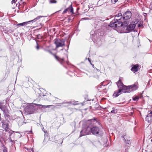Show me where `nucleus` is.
Here are the masks:
<instances>
[{"instance_id":"c85d7f7f","label":"nucleus","mask_w":152,"mask_h":152,"mask_svg":"<svg viewBox=\"0 0 152 152\" xmlns=\"http://www.w3.org/2000/svg\"><path fill=\"white\" fill-rule=\"evenodd\" d=\"M118 1V0H111V2L113 4H115Z\"/></svg>"},{"instance_id":"0eeeda50","label":"nucleus","mask_w":152,"mask_h":152,"mask_svg":"<svg viewBox=\"0 0 152 152\" xmlns=\"http://www.w3.org/2000/svg\"><path fill=\"white\" fill-rule=\"evenodd\" d=\"M0 109L3 112L4 115L5 116L7 117H10L9 112L8 109L7 107L5 105H3L2 104H0Z\"/></svg>"},{"instance_id":"7c9ffc66","label":"nucleus","mask_w":152,"mask_h":152,"mask_svg":"<svg viewBox=\"0 0 152 152\" xmlns=\"http://www.w3.org/2000/svg\"><path fill=\"white\" fill-rule=\"evenodd\" d=\"M16 1V0H12V1H11L12 4H13V3H15V2Z\"/></svg>"},{"instance_id":"7ed1b4c3","label":"nucleus","mask_w":152,"mask_h":152,"mask_svg":"<svg viewBox=\"0 0 152 152\" xmlns=\"http://www.w3.org/2000/svg\"><path fill=\"white\" fill-rule=\"evenodd\" d=\"M96 122V121L95 119L88 120L87 123L89 125L86 128H83V129L80 132V137L90 134L91 133V124H92L93 122Z\"/></svg>"},{"instance_id":"39448f33","label":"nucleus","mask_w":152,"mask_h":152,"mask_svg":"<svg viewBox=\"0 0 152 152\" xmlns=\"http://www.w3.org/2000/svg\"><path fill=\"white\" fill-rule=\"evenodd\" d=\"M138 83H136L133 85L129 86H126V91H124V93H129L132 91L137 90L138 88Z\"/></svg>"},{"instance_id":"c9c22d12","label":"nucleus","mask_w":152,"mask_h":152,"mask_svg":"<svg viewBox=\"0 0 152 152\" xmlns=\"http://www.w3.org/2000/svg\"><path fill=\"white\" fill-rule=\"evenodd\" d=\"M108 83L107 84H109V83ZM110 83V85H111V82Z\"/></svg>"},{"instance_id":"72a5a7b5","label":"nucleus","mask_w":152,"mask_h":152,"mask_svg":"<svg viewBox=\"0 0 152 152\" xmlns=\"http://www.w3.org/2000/svg\"><path fill=\"white\" fill-rule=\"evenodd\" d=\"M37 46L36 47V48L37 50H38V49H39V46L38 45V44H37Z\"/></svg>"},{"instance_id":"e433bc0d","label":"nucleus","mask_w":152,"mask_h":152,"mask_svg":"<svg viewBox=\"0 0 152 152\" xmlns=\"http://www.w3.org/2000/svg\"><path fill=\"white\" fill-rule=\"evenodd\" d=\"M140 26H141V25H139V27H140Z\"/></svg>"},{"instance_id":"6e6552de","label":"nucleus","mask_w":152,"mask_h":152,"mask_svg":"<svg viewBox=\"0 0 152 152\" xmlns=\"http://www.w3.org/2000/svg\"><path fill=\"white\" fill-rule=\"evenodd\" d=\"M123 23L120 21L113 22V21L110 22L109 26L113 27H120L122 29V26Z\"/></svg>"},{"instance_id":"1a4fd4ad","label":"nucleus","mask_w":152,"mask_h":152,"mask_svg":"<svg viewBox=\"0 0 152 152\" xmlns=\"http://www.w3.org/2000/svg\"><path fill=\"white\" fill-rule=\"evenodd\" d=\"M117 85L119 88L121 90V92L124 93V91H126V86L124 85L121 83V81L120 80L118 81L117 83Z\"/></svg>"},{"instance_id":"f3484780","label":"nucleus","mask_w":152,"mask_h":152,"mask_svg":"<svg viewBox=\"0 0 152 152\" xmlns=\"http://www.w3.org/2000/svg\"><path fill=\"white\" fill-rule=\"evenodd\" d=\"M67 8H69L68 11H70L71 12L73 13V9L72 7V4L71 5Z\"/></svg>"},{"instance_id":"dca6fc26","label":"nucleus","mask_w":152,"mask_h":152,"mask_svg":"<svg viewBox=\"0 0 152 152\" xmlns=\"http://www.w3.org/2000/svg\"><path fill=\"white\" fill-rule=\"evenodd\" d=\"M43 17V16H38L37 17V18H34V19H33L31 20H30V21H29V22H35L36 21H37V20H38L40 19L41 18H42Z\"/></svg>"},{"instance_id":"aec40b11","label":"nucleus","mask_w":152,"mask_h":152,"mask_svg":"<svg viewBox=\"0 0 152 152\" xmlns=\"http://www.w3.org/2000/svg\"><path fill=\"white\" fill-rule=\"evenodd\" d=\"M29 22V21L24 22L23 23H21L18 24V25L23 26H24V25H26L27 23H28Z\"/></svg>"},{"instance_id":"f257e3e1","label":"nucleus","mask_w":152,"mask_h":152,"mask_svg":"<svg viewBox=\"0 0 152 152\" xmlns=\"http://www.w3.org/2000/svg\"><path fill=\"white\" fill-rule=\"evenodd\" d=\"M38 106L39 107L42 108H46L48 107L49 106H51L52 105H44L42 104H28L25 108V110L29 114H31L34 112L37 109L36 106Z\"/></svg>"},{"instance_id":"393cba45","label":"nucleus","mask_w":152,"mask_h":152,"mask_svg":"<svg viewBox=\"0 0 152 152\" xmlns=\"http://www.w3.org/2000/svg\"><path fill=\"white\" fill-rule=\"evenodd\" d=\"M69 8H66L65 9L63 12V14H65L68 11Z\"/></svg>"},{"instance_id":"58836bf2","label":"nucleus","mask_w":152,"mask_h":152,"mask_svg":"<svg viewBox=\"0 0 152 152\" xmlns=\"http://www.w3.org/2000/svg\"><path fill=\"white\" fill-rule=\"evenodd\" d=\"M21 1H22V0H21Z\"/></svg>"},{"instance_id":"5701e85b","label":"nucleus","mask_w":152,"mask_h":152,"mask_svg":"<svg viewBox=\"0 0 152 152\" xmlns=\"http://www.w3.org/2000/svg\"><path fill=\"white\" fill-rule=\"evenodd\" d=\"M113 96L115 97L118 96V95L117 94V91H115L114 93L113 94Z\"/></svg>"},{"instance_id":"a878e982","label":"nucleus","mask_w":152,"mask_h":152,"mask_svg":"<svg viewBox=\"0 0 152 152\" xmlns=\"http://www.w3.org/2000/svg\"><path fill=\"white\" fill-rule=\"evenodd\" d=\"M115 16H118L119 17H122V14L120 13H118L117 15H115Z\"/></svg>"},{"instance_id":"cd10ccee","label":"nucleus","mask_w":152,"mask_h":152,"mask_svg":"<svg viewBox=\"0 0 152 152\" xmlns=\"http://www.w3.org/2000/svg\"><path fill=\"white\" fill-rule=\"evenodd\" d=\"M125 148L126 150H128L129 149L130 146L126 145H125Z\"/></svg>"},{"instance_id":"f8f14e48","label":"nucleus","mask_w":152,"mask_h":152,"mask_svg":"<svg viewBox=\"0 0 152 152\" xmlns=\"http://www.w3.org/2000/svg\"><path fill=\"white\" fill-rule=\"evenodd\" d=\"M149 112L145 118V120L149 123L152 121V111H148Z\"/></svg>"},{"instance_id":"a211bd4d","label":"nucleus","mask_w":152,"mask_h":152,"mask_svg":"<svg viewBox=\"0 0 152 152\" xmlns=\"http://www.w3.org/2000/svg\"><path fill=\"white\" fill-rule=\"evenodd\" d=\"M25 151H26V150L27 151V152H34V151L33 149V148L32 149H29L28 148L25 147Z\"/></svg>"},{"instance_id":"6ab92c4d","label":"nucleus","mask_w":152,"mask_h":152,"mask_svg":"<svg viewBox=\"0 0 152 152\" xmlns=\"http://www.w3.org/2000/svg\"><path fill=\"white\" fill-rule=\"evenodd\" d=\"M122 18V17H119L118 16H115V20H116V21H120L121 22V19Z\"/></svg>"},{"instance_id":"423d86ee","label":"nucleus","mask_w":152,"mask_h":152,"mask_svg":"<svg viewBox=\"0 0 152 152\" xmlns=\"http://www.w3.org/2000/svg\"><path fill=\"white\" fill-rule=\"evenodd\" d=\"M54 44L56 45V48L63 47L65 45V40L63 39H56L54 40Z\"/></svg>"},{"instance_id":"473e14b6","label":"nucleus","mask_w":152,"mask_h":152,"mask_svg":"<svg viewBox=\"0 0 152 152\" xmlns=\"http://www.w3.org/2000/svg\"><path fill=\"white\" fill-rule=\"evenodd\" d=\"M12 134H10V136L9 137H10V136H11V135H12ZM9 139L10 140V141H11V142H12V140H11V137H9Z\"/></svg>"},{"instance_id":"2f4dec72","label":"nucleus","mask_w":152,"mask_h":152,"mask_svg":"<svg viewBox=\"0 0 152 152\" xmlns=\"http://www.w3.org/2000/svg\"><path fill=\"white\" fill-rule=\"evenodd\" d=\"M3 151V152H7V149L6 148H4Z\"/></svg>"},{"instance_id":"412c9836","label":"nucleus","mask_w":152,"mask_h":152,"mask_svg":"<svg viewBox=\"0 0 152 152\" xmlns=\"http://www.w3.org/2000/svg\"><path fill=\"white\" fill-rule=\"evenodd\" d=\"M113 110L111 111V113H117V111L116 109H115L114 107H113L112 108Z\"/></svg>"},{"instance_id":"9d476101","label":"nucleus","mask_w":152,"mask_h":152,"mask_svg":"<svg viewBox=\"0 0 152 152\" xmlns=\"http://www.w3.org/2000/svg\"><path fill=\"white\" fill-rule=\"evenodd\" d=\"M132 16L131 12L129 11H127L125 12L122 16L123 19L124 20H126L130 18Z\"/></svg>"},{"instance_id":"2eb2a0df","label":"nucleus","mask_w":152,"mask_h":152,"mask_svg":"<svg viewBox=\"0 0 152 152\" xmlns=\"http://www.w3.org/2000/svg\"><path fill=\"white\" fill-rule=\"evenodd\" d=\"M55 57L56 59L58 61H59L61 64H63L64 63V58H61L59 57L56 56H55Z\"/></svg>"},{"instance_id":"c756f323","label":"nucleus","mask_w":152,"mask_h":152,"mask_svg":"<svg viewBox=\"0 0 152 152\" xmlns=\"http://www.w3.org/2000/svg\"><path fill=\"white\" fill-rule=\"evenodd\" d=\"M88 60L89 62H90V64L92 65L93 66H94V65L93 64H92L91 62V61L90 59L89 58H88Z\"/></svg>"},{"instance_id":"bb28decb","label":"nucleus","mask_w":152,"mask_h":152,"mask_svg":"<svg viewBox=\"0 0 152 152\" xmlns=\"http://www.w3.org/2000/svg\"><path fill=\"white\" fill-rule=\"evenodd\" d=\"M121 91L120 89H119L118 91H117V94L118 95V96L120 95L121 93Z\"/></svg>"},{"instance_id":"4be33fe9","label":"nucleus","mask_w":152,"mask_h":152,"mask_svg":"<svg viewBox=\"0 0 152 152\" xmlns=\"http://www.w3.org/2000/svg\"><path fill=\"white\" fill-rule=\"evenodd\" d=\"M49 2L50 4L56 3H57V1L56 0H50Z\"/></svg>"},{"instance_id":"20e7f679","label":"nucleus","mask_w":152,"mask_h":152,"mask_svg":"<svg viewBox=\"0 0 152 152\" xmlns=\"http://www.w3.org/2000/svg\"><path fill=\"white\" fill-rule=\"evenodd\" d=\"M96 122H93L91 124V133H92L93 134L96 135L99 134L102 132L101 129L99 127L96 126H92V124H94Z\"/></svg>"},{"instance_id":"b1692460","label":"nucleus","mask_w":152,"mask_h":152,"mask_svg":"<svg viewBox=\"0 0 152 152\" xmlns=\"http://www.w3.org/2000/svg\"><path fill=\"white\" fill-rule=\"evenodd\" d=\"M139 99V98L138 96H136L133 98V100L134 101H137Z\"/></svg>"},{"instance_id":"9b49d317","label":"nucleus","mask_w":152,"mask_h":152,"mask_svg":"<svg viewBox=\"0 0 152 152\" xmlns=\"http://www.w3.org/2000/svg\"><path fill=\"white\" fill-rule=\"evenodd\" d=\"M122 137L124 138V142L125 143L130 145L131 143V141L130 137L126 134L122 136Z\"/></svg>"},{"instance_id":"ddd939ff","label":"nucleus","mask_w":152,"mask_h":152,"mask_svg":"<svg viewBox=\"0 0 152 152\" xmlns=\"http://www.w3.org/2000/svg\"><path fill=\"white\" fill-rule=\"evenodd\" d=\"M1 122L2 124V126L4 129L6 131H7L8 129V125L7 124L4 123L3 121H1Z\"/></svg>"},{"instance_id":"4c0bfd02","label":"nucleus","mask_w":152,"mask_h":152,"mask_svg":"<svg viewBox=\"0 0 152 152\" xmlns=\"http://www.w3.org/2000/svg\"><path fill=\"white\" fill-rule=\"evenodd\" d=\"M151 141L152 142V139L151 140Z\"/></svg>"},{"instance_id":"f704fd0d","label":"nucleus","mask_w":152,"mask_h":152,"mask_svg":"<svg viewBox=\"0 0 152 152\" xmlns=\"http://www.w3.org/2000/svg\"><path fill=\"white\" fill-rule=\"evenodd\" d=\"M105 86H103V85H101L99 87V88H102L103 87H104Z\"/></svg>"},{"instance_id":"4468645a","label":"nucleus","mask_w":152,"mask_h":152,"mask_svg":"<svg viewBox=\"0 0 152 152\" xmlns=\"http://www.w3.org/2000/svg\"><path fill=\"white\" fill-rule=\"evenodd\" d=\"M138 67V65L136 64L134 65L132 67L131 70L134 72H137L138 70L137 68Z\"/></svg>"},{"instance_id":"f03ea898","label":"nucleus","mask_w":152,"mask_h":152,"mask_svg":"<svg viewBox=\"0 0 152 152\" xmlns=\"http://www.w3.org/2000/svg\"><path fill=\"white\" fill-rule=\"evenodd\" d=\"M129 23L128 21H124L123 23L122 33H126L129 32L135 28L136 25L134 23L130 24L127 26Z\"/></svg>"}]
</instances>
